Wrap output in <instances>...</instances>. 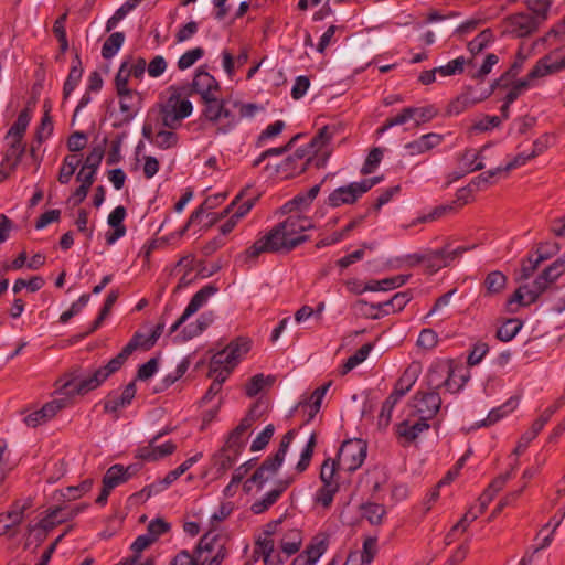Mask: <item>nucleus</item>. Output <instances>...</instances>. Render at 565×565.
I'll return each instance as SVG.
<instances>
[{
    "label": "nucleus",
    "mask_w": 565,
    "mask_h": 565,
    "mask_svg": "<svg viewBox=\"0 0 565 565\" xmlns=\"http://www.w3.org/2000/svg\"><path fill=\"white\" fill-rule=\"evenodd\" d=\"M141 348V332L136 331L130 341L122 350L113 358L106 365L95 370L89 376L83 379L79 369L73 370L67 374V380L61 386V390L67 395L64 398L53 399L43 405L42 415L47 422L53 418L61 409L70 405V395H84L89 391L97 388L111 374L116 373L127 362L129 356Z\"/></svg>",
    "instance_id": "1"
},
{
    "label": "nucleus",
    "mask_w": 565,
    "mask_h": 565,
    "mask_svg": "<svg viewBox=\"0 0 565 565\" xmlns=\"http://www.w3.org/2000/svg\"><path fill=\"white\" fill-rule=\"evenodd\" d=\"M313 223L309 216L289 215L278 223L268 233L259 237L246 249L247 259H256L264 253H285L302 244L307 236L305 232L312 228Z\"/></svg>",
    "instance_id": "2"
},
{
    "label": "nucleus",
    "mask_w": 565,
    "mask_h": 565,
    "mask_svg": "<svg viewBox=\"0 0 565 565\" xmlns=\"http://www.w3.org/2000/svg\"><path fill=\"white\" fill-rule=\"evenodd\" d=\"M131 77H141V58H138L132 65H129L128 62H124L115 77L119 107L125 121H130L138 114L141 103V94L136 89L129 88Z\"/></svg>",
    "instance_id": "3"
},
{
    "label": "nucleus",
    "mask_w": 565,
    "mask_h": 565,
    "mask_svg": "<svg viewBox=\"0 0 565 565\" xmlns=\"http://www.w3.org/2000/svg\"><path fill=\"white\" fill-rule=\"evenodd\" d=\"M301 543V533L292 530L280 540L277 548L274 537L265 533L257 540L254 553L263 558L264 565H284L286 556L297 553Z\"/></svg>",
    "instance_id": "4"
},
{
    "label": "nucleus",
    "mask_w": 565,
    "mask_h": 565,
    "mask_svg": "<svg viewBox=\"0 0 565 565\" xmlns=\"http://www.w3.org/2000/svg\"><path fill=\"white\" fill-rule=\"evenodd\" d=\"M183 373L184 370L180 366L175 375H171L161 355L158 354L143 363V391L152 394L161 393Z\"/></svg>",
    "instance_id": "5"
},
{
    "label": "nucleus",
    "mask_w": 565,
    "mask_h": 565,
    "mask_svg": "<svg viewBox=\"0 0 565 565\" xmlns=\"http://www.w3.org/2000/svg\"><path fill=\"white\" fill-rule=\"evenodd\" d=\"M192 110V104L183 97L182 89L171 88L169 98L161 106L160 117L166 127L177 129L180 127L181 120L189 117Z\"/></svg>",
    "instance_id": "6"
},
{
    "label": "nucleus",
    "mask_w": 565,
    "mask_h": 565,
    "mask_svg": "<svg viewBox=\"0 0 565 565\" xmlns=\"http://www.w3.org/2000/svg\"><path fill=\"white\" fill-rule=\"evenodd\" d=\"M296 430L287 431L281 438L279 448L273 458H268L263 462V465L256 470V472L248 479L244 487L249 491L252 489V484L256 483L259 488L266 482L270 477H273L277 470L281 467L287 449L295 438Z\"/></svg>",
    "instance_id": "7"
},
{
    "label": "nucleus",
    "mask_w": 565,
    "mask_h": 565,
    "mask_svg": "<svg viewBox=\"0 0 565 565\" xmlns=\"http://www.w3.org/2000/svg\"><path fill=\"white\" fill-rule=\"evenodd\" d=\"M366 443L360 438L343 441L338 452V461L335 460L339 473L353 472L360 468L366 458Z\"/></svg>",
    "instance_id": "8"
},
{
    "label": "nucleus",
    "mask_w": 565,
    "mask_h": 565,
    "mask_svg": "<svg viewBox=\"0 0 565 565\" xmlns=\"http://www.w3.org/2000/svg\"><path fill=\"white\" fill-rule=\"evenodd\" d=\"M226 554L225 540L213 533L205 534L195 550L198 565H220Z\"/></svg>",
    "instance_id": "9"
},
{
    "label": "nucleus",
    "mask_w": 565,
    "mask_h": 565,
    "mask_svg": "<svg viewBox=\"0 0 565 565\" xmlns=\"http://www.w3.org/2000/svg\"><path fill=\"white\" fill-rule=\"evenodd\" d=\"M340 475L337 469L335 459L328 458L323 461L320 470L322 487L316 494V503L328 508L333 501L334 494L339 491Z\"/></svg>",
    "instance_id": "10"
},
{
    "label": "nucleus",
    "mask_w": 565,
    "mask_h": 565,
    "mask_svg": "<svg viewBox=\"0 0 565 565\" xmlns=\"http://www.w3.org/2000/svg\"><path fill=\"white\" fill-rule=\"evenodd\" d=\"M376 182L377 179L373 178L340 186L329 194L327 203L331 207H339L344 204H353L360 196H362L372 186H374Z\"/></svg>",
    "instance_id": "11"
},
{
    "label": "nucleus",
    "mask_w": 565,
    "mask_h": 565,
    "mask_svg": "<svg viewBox=\"0 0 565 565\" xmlns=\"http://www.w3.org/2000/svg\"><path fill=\"white\" fill-rule=\"evenodd\" d=\"M500 85V81L493 82L489 88L477 92L472 87H466L463 92L452 99L447 107V115L457 116L467 109L472 108L475 105L489 98L494 92L495 87Z\"/></svg>",
    "instance_id": "12"
},
{
    "label": "nucleus",
    "mask_w": 565,
    "mask_h": 565,
    "mask_svg": "<svg viewBox=\"0 0 565 565\" xmlns=\"http://www.w3.org/2000/svg\"><path fill=\"white\" fill-rule=\"evenodd\" d=\"M250 342L246 339H237L231 342L223 351L213 355L211 362L213 365L226 370L228 373L234 369L238 361L249 351Z\"/></svg>",
    "instance_id": "13"
},
{
    "label": "nucleus",
    "mask_w": 565,
    "mask_h": 565,
    "mask_svg": "<svg viewBox=\"0 0 565 565\" xmlns=\"http://www.w3.org/2000/svg\"><path fill=\"white\" fill-rule=\"evenodd\" d=\"M205 104L204 116L214 124H225L218 129L222 132L228 131L235 125V117L226 108L225 102L216 98V96L203 100Z\"/></svg>",
    "instance_id": "14"
},
{
    "label": "nucleus",
    "mask_w": 565,
    "mask_h": 565,
    "mask_svg": "<svg viewBox=\"0 0 565 565\" xmlns=\"http://www.w3.org/2000/svg\"><path fill=\"white\" fill-rule=\"evenodd\" d=\"M329 547V536L320 533L312 537L305 551L296 556L289 565H316Z\"/></svg>",
    "instance_id": "15"
},
{
    "label": "nucleus",
    "mask_w": 565,
    "mask_h": 565,
    "mask_svg": "<svg viewBox=\"0 0 565 565\" xmlns=\"http://www.w3.org/2000/svg\"><path fill=\"white\" fill-rule=\"evenodd\" d=\"M177 450V445L170 439L157 435L143 447V462H159L170 457Z\"/></svg>",
    "instance_id": "16"
},
{
    "label": "nucleus",
    "mask_w": 565,
    "mask_h": 565,
    "mask_svg": "<svg viewBox=\"0 0 565 565\" xmlns=\"http://www.w3.org/2000/svg\"><path fill=\"white\" fill-rule=\"evenodd\" d=\"M441 405V398L437 392H420L413 398L414 413L424 420L431 419Z\"/></svg>",
    "instance_id": "17"
},
{
    "label": "nucleus",
    "mask_w": 565,
    "mask_h": 565,
    "mask_svg": "<svg viewBox=\"0 0 565 565\" xmlns=\"http://www.w3.org/2000/svg\"><path fill=\"white\" fill-rule=\"evenodd\" d=\"M141 380V365L137 367L135 381L130 382L121 394L111 393L104 403V409L107 413H116L118 409L128 406L137 393L136 381Z\"/></svg>",
    "instance_id": "18"
},
{
    "label": "nucleus",
    "mask_w": 565,
    "mask_h": 565,
    "mask_svg": "<svg viewBox=\"0 0 565 565\" xmlns=\"http://www.w3.org/2000/svg\"><path fill=\"white\" fill-rule=\"evenodd\" d=\"M541 21L525 13H516L504 20V30L519 38L532 34Z\"/></svg>",
    "instance_id": "19"
},
{
    "label": "nucleus",
    "mask_w": 565,
    "mask_h": 565,
    "mask_svg": "<svg viewBox=\"0 0 565 565\" xmlns=\"http://www.w3.org/2000/svg\"><path fill=\"white\" fill-rule=\"evenodd\" d=\"M320 192V185H313L305 193H300L292 200L287 202L282 210L290 215H302L308 216L307 213L310 211L313 200Z\"/></svg>",
    "instance_id": "20"
},
{
    "label": "nucleus",
    "mask_w": 565,
    "mask_h": 565,
    "mask_svg": "<svg viewBox=\"0 0 565 565\" xmlns=\"http://www.w3.org/2000/svg\"><path fill=\"white\" fill-rule=\"evenodd\" d=\"M310 161L309 152L306 150H297L294 156L289 157L281 166L273 167L275 173H284L286 178L303 172ZM266 170L270 171L271 167L266 166Z\"/></svg>",
    "instance_id": "21"
},
{
    "label": "nucleus",
    "mask_w": 565,
    "mask_h": 565,
    "mask_svg": "<svg viewBox=\"0 0 565 565\" xmlns=\"http://www.w3.org/2000/svg\"><path fill=\"white\" fill-rule=\"evenodd\" d=\"M443 142V136L435 132L422 135L415 140L407 142L404 146L405 151L409 157L422 156Z\"/></svg>",
    "instance_id": "22"
},
{
    "label": "nucleus",
    "mask_w": 565,
    "mask_h": 565,
    "mask_svg": "<svg viewBox=\"0 0 565 565\" xmlns=\"http://www.w3.org/2000/svg\"><path fill=\"white\" fill-rule=\"evenodd\" d=\"M139 471L137 463L124 467L122 465H114L109 467L103 477V483H107V488L115 489L119 484L127 482Z\"/></svg>",
    "instance_id": "23"
},
{
    "label": "nucleus",
    "mask_w": 565,
    "mask_h": 565,
    "mask_svg": "<svg viewBox=\"0 0 565 565\" xmlns=\"http://www.w3.org/2000/svg\"><path fill=\"white\" fill-rule=\"evenodd\" d=\"M544 286L539 285V281L535 279L532 286L523 285L520 286L513 296L508 300V306L511 311H515L512 306L514 303H519L520 306H527L533 303L539 296L544 291Z\"/></svg>",
    "instance_id": "24"
},
{
    "label": "nucleus",
    "mask_w": 565,
    "mask_h": 565,
    "mask_svg": "<svg viewBox=\"0 0 565 565\" xmlns=\"http://www.w3.org/2000/svg\"><path fill=\"white\" fill-rule=\"evenodd\" d=\"M429 425L427 420L418 418L417 420H404L397 428L396 433L398 438L404 445L413 443L423 431L427 430Z\"/></svg>",
    "instance_id": "25"
},
{
    "label": "nucleus",
    "mask_w": 565,
    "mask_h": 565,
    "mask_svg": "<svg viewBox=\"0 0 565 565\" xmlns=\"http://www.w3.org/2000/svg\"><path fill=\"white\" fill-rule=\"evenodd\" d=\"M216 289L212 286H206L199 290L191 299L190 303L185 308L182 316L177 320V322L172 326V331L175 330L180 324H182L189 317L194 315L206 301L207 299L214 295Z\"/></svg>",
    "instance_id": "26"
},
{
    "label": "nucleus",
    "mask_w": 565,
    "mask_h": 565,
    "mask_svg": "<svg viewBox=\"0 0 565 565\" xmlns=\"http://www.w3.org/2000/svg\"><path fill=\"white\" fill-rule=\"evenodd\" d=\"M257 418L258 414L256 412V407H253L248 412V414L241 420L238 426L230 434L226 440V443H228V446L242 449L245 444L244 435L253 426Z\"/></svg>",
    "instance_id": "27"
},
{
    "label": "nucleus",
    "mask_w": 565,
    "mask_h": 565,
    "mask_svg": "<svg viewBox=\"0 0 565 565\" xmlns=\"http://www.w3.org/2000/svg\"><path fill=\"white\" fill-rule=\"evenodd\" d=\"M420 372L422 365L419 362L411 363L397 381L393 394L402 398V396H404L416 383Z\"/></svg>",
    "instance_id": "28"
},
{
    "label": "nucleus",
    "mask_w": 565,
    "mask_h": 565,
    "mask_svg": "<svg viewBox=\"0 0 565 565\" xmlns=\"http://www.w3.org/2000/svg\"><path fill=\"white\" fill-rule=\"evenodd\" d=\"M193 89L205 100L215 96L218 90V83L207 72L199 71L193 79Z\"/></svg>",
    "instance_id": "29"
},
{
    "label": "nucleus",
    "mask_w": 565,
    "mask_h": 565,
    "mask_svg": "<svg viewBox=\"0 0 565 565\" xmlns=\"http://www.w3.org/2000/svg\"><path fill=\"white\" fill-rule=\"evenodd\" d=\"M126 217V209L121 205L114 209L108 216V224L114 227L113 232L106 233V243L113 245L117 239L126 234V227L122 221Z\"/></svg>",
    "instance_id": "30"
},
{
    "label": "nucleus",
    "mask_w": 565,
    "mask_h": 565,
    "mask_svg": "<svg viewBox=\"0 0 565 565\" xmlns=\"http://www.w3.org/2000/svg\"><path fill=\"white\" fill-rule=\"evenodd\" d=\"M561 524V520L556 521L554 524L548 522L545 524L542 530L539 532L536 540L540 542L534 547L532 554L525 555L519 563V565H529L532 562L533 554L548 547L553 541L554 533Z\"/></svg>",
    "instance_id": "31"
},
{
    "label": "nucleus",
    "mask_w": 565,
    "mask_h": 565,
    "mask_svg": "<svg viewBox=\"0 0 565 565\" xmlns=\"http://www.w3.org/2000/svg\"><path fill=\"white\" fill-rule=\"evenodd\" d=\"M537 65L544 76L561 72L565 68V49L551 52L537 61Z\"/></svg>",
    "instance_id": "32"
},
{
    "label": "nucleus",
    "mask_w": 565,
    "mask_h": 565,
    "mask_svg": "<svg viewBox=\"0 0 565 565\" xmlns=\"http://www.w3.org/2000/svg\"><path fill=\"white\" fill-rule=\"evenodd\" d=\"M292 481L294 479L290 477L280 480L274 490L269 491L262 500L255 502L252 505V511L256 514L266 511L270 505H273L276 502L278 497L291 484Z\"/></svg>",
    "instance_id": "33"
},
{
    "label": "nucleus",
    "mask_w": 565,
    "mask_h": 565,
    "mask_svg": "<svg viewBox=\"0 0 565 565\" xmlns=\"http://www.w3.org/2000/svg\"><path fill=\"white\" fill-rule=\"evenodd\" d=\"M469 379L467 370L461 366H455L451 363H447V379H446V392L457 393L459 392Z\"/></svg>",
    "instance_id": "34"
},
{
    "label": "nucleus",
    "mask_w": 565,
    "mask_h": 565,
    "mask_svg": "<svg viewBox=\"0 0 565 565\" xmlns=\"http://www.w3.org/2000/svg\"><path fill=\"white\" fill-rule=\"evenodd\" d=\"M487 147H483L480 151L472 149L466 150L459 159V166L463 172L469 173L484 168L483 160Z\"/></svg>",
    "instance_id": "35"
},
{
    "label": "nucleus",
    "mask_w": 565,
    "mask_h": 565,
    "mask_svg": "<svg viewBox=\"0 0 565 565\" xmlns=\"http://www.w3.org/2000/svg\"><path fill=\"white\" fill-rule=\"evenodd\" d=\"M83 72H84V70H83V65H82V60L79 57V54L76 52L74 60L72 62L70 73H68L66 81L64 83V86H63V98L64 99L68 98L70 95L72 94V92L76 88V86L78 85V83L82 79Z\"/></svg>",
    "instance_id": "36"
},
{
    "label": "nucleus",
    "mask_w": 565,
    "mask_h": 565,
    "mask_svg": "<svg viewBox=\"0 0 565 565\" xmlns=\"http://www.w3.org/2000/svg\"><path fill=\"white\" fill-rule=\"evenodd\" d=\"M447 363H439L431 366L427 374V386L429 392H437L446 388Z\"/></svg>",
    "instance_id": "37"
},
{
    "label": "nucleus",
    "mask_w": 565,
    "mask_h": 565,
    "mask_svg": "<svg viewBox=\"0 0 565 565\" xmlns=\"http://www.w3.org/2000/svg\"><path fill=\"white\" fill-rule=\"evenodd\" d=\"M239 450L241 449L236 447L228 446V443H226L225 446L214 455V466L220 472H225L234 465Z\"/></svg>",
    "instance_id": "38"
},
{
    "label": "nucleus",
    "mask_w": 565,
    "mask_h": 565,
    "mask_svg": "<svg viewBox=\"0 0 565 565\" xmlns=\"http://www.w3.org/2000/svg\"><path fill=\"white\" fill-rule=\"evenodd\" d=\"M170 524L161 518L152 520L147 526V533L143 534V550L158 541V539L169 532Z\"/></svg>",
    "instance_id": "39"
},
{
    "label": "nucleus",
    "mask_w": 565,
    "mask_h": 565,
    "mask_svg": "<svg viewBox=\"0 0 565 565\" xmlns=\"http://www.w3.org/2000/svg\"><path fill=\"white\" fill-rule=\"evenodd\" d=\"M518 404H519L518 397L510 398L504 405L492 409L488 414L487 418L483 419L482 422H480L477 426L486 427V426H491V425L495 424L501 418L505 417L509 413L513 412L515 409V407L518 406Z\"/></svg>",
    "instance_id": "40"
},
{
    "label": "nucleus",
    "mask_w": 565,
    "mask_h": 565,
    "mask_svg": "<svg viewBox=\"0 0 565 565\" xmlns=\"http://www.w3.org/2000/svg\"><path fill=\"white\" fill-rule=\"evenodd\" d=\"M337 130L338 127L335 125H328L322 127L309 145L311 149L310 153L316 154L323 150L337 134Z\"/></svg>",
    "instance_id": "41"
},
{
    "label": "nucleus",
    "mask_w": 565,
    "mask_h": 565,
    "mask_svg": "<svg viewBox=\"0 0 565 565\" xmlns=\"http://www.w3.org/2000/svg\"><path fill=\"white\" fill-rule=\"evenodd\" d=\"M275 382V376L256 374L245 385V393L249 397H254L264 390L270 387Z\"/></svg>",
    "instance_id": "42"
},
{
    "label": "nucleus",
    "mask_w": 565,
    "mask_h": 565,
    "mask_svg": "<svg viewBox=\"0 0 565 565\" xmlns=\"http://www.w3.org/2000/svg\"><path fill=\"white\" fill-rule=\"evenodd\" d=\"M565 270V260L557 259L548 268H546L537 278L539 285L546 289L554 282Z\"/></svg>",
    "instance_id": "43"
},
{
    "label": "nucleus",
    "mask_w": 565,
    "mask_h": 565,
    "mask_svg": "<svg viewBox=\"0 0 565 565\" xmlns=\"http://www.w3.org/2000/svg\"><path fill=\"white\" fill-rule=\"evenodd\" d=\"M201 457L202 454H196L188 458L178 468L171 470L164 478L160 479V484L162 487H169L170 484H172L177 479H179L183 473H185L194 463H196Z\"/></svg>",
    "instance_id": "44"
},
{
    "label": "nucleus",
    "mask_w": 565,
    "mask_h": 565,
    "mask_svg": "<svg viewBox=\"0 0 565 565\" xmlns=\"http://www.w3.org/2000/svg\"><path fill=\"white\" fill-rule=\"evenodd\" d=\"M371 350H372V345L370 343L362 345L353 355H351L343 363V365L339 370L340 374L345 375L350 371H352L354 367H356L359 364L364 362L366 360V358L369 356Z\"/></svg>",
    "instance_id": "45"
},
{
    "label": "nucleus",
    "mask_w": 565,
    "mask_h": 565,
    "mask_svg": "<svg viewBox=\"0 0 565 565\" xmlns=\"http://www.w3.org/2000/svg\"><path fill=\"white\" fill-rule=\"evenodd\" d=\"M228 372L226 370L221 369L220 366L213 365V363H210V372L209 376L213 380L205 398H211L212 396L216 395L222 387V383L226 380L228 376Z\"/></svg>",
    "instance_id": "46"
},
{
    "label": "nucleus",
    "mask_w": 565,
    "mask_h": 565,
    "mask_svg": "<svg viewBox=\"0 0 565 565\" xmlns=\"http://www.w3.org/2000/svg\"><path fill=\"white\" fill-rule=\"evenodd\" d=\"M433 259H437L436 250H431V252H427V253H423V254L414 253V254L406 255L404 258V262L411 267L417 266L419 264H425V266L428 270H430L431 273H435L438 270V268L434 267L435 263H433Z\"/></svg>",
    "instance_id": "47"
},
{
    "label": "nucleus",
    "mask_w": 565,
    "mask_h": 565,
    "mask_svg": "<svg viewBox=\"0 0 565 565\" xmlns=\"http://www.w3.org/2000/svg\"><path fill=\"white\" fill-rule=\"evenodd\" d=\"M361 511L362 516L373 525L381 524L384 515L386 514L384 505L372 502L363 504L361 507Z\"/></svg>",
    "instance_id": "48"
},
{
    "label": "nucleus",
    "mask_w": 565,
    "mask_h": 565,
    "mask_svg": "<svg viewBox=\"0 0 565 565\" xmlns=\"http://www.w3.org/2000/svg\"><path fill=\"white\" fill-rule=\"evenodd\" d=\"M30 120H31V116H30L29 109H23L19 114L15 122L9 129V131L7 134V138L12 137V139L22 140V138L26 131V128L30 124Z\"/></svg>",
    "instance_id": "49"
},
{
    "label": "nucleus",
    "mask_w": 565,
    "mask_h": 565,
    "mask_svg": "<svg viewBox=\"0 0 565 565\" xmlns=\"http://www.w3.org/2000/svg\"><path fill=\"white\" fill-rule=\"evenodd\" d=\"M473 247L475 246H472V248ZM470 249L471 247L468 246H460L450 252H447L446 249H438L436 250L438 263L434 264V267L438 268V270L443 267H447L451 262H454L456 258L460 257L463 253Z\"/></svg>",
    "instance_id": "50"
},
{
    "label": "nucleus",
    "mask_w": 565,
    "mask_h": 565,
    "mask_svg": "<svg viewBox=\"0 0 565 565\" xmlns=\"http://www.w3.org/2000/svg\"><path fill=\"white\" fill-rule=\"evenodd\" d=\"M143 137L160 148H170L177 143V136L172 131H159L154 136L143 127Z\"/></svg>",
    "instance_id": "51"
},
{
    "label": "nucleus",
    "mask_w": 565,
    "mask_h": 565,
    "mask_svg": "<svg viewBox=\"0 0 565 565\" xmlns=\"http://www.w3.org/2000/svg\"><path fill=\"white\" fill-rule=\"evenodd\" d=\"M125 40L122 32H114L104 42L102 47V56L106 60L111 58L120 49Z\"/></svg>",
    "instance_id": "52"
},
{
    "label": "nucleus",
    "mask_w": 565,
    "mask_h": 565,
    "mask_svg": "<svg viewBox=\"0 0 565 565\" xmlns=\"http://www.w3.org/2000/svg\"><path fill=\"white\" fill-rule=\"evenodd\" d=\"M507 285V277L501 271L488 274L484 280V287L488 295L500 294Z\"/></svg>",
    "instance_id": "53"
},
{
    "label": "nucleus",
    "mask_w": 565,
    "mask_h": 565,
    "mask_svg": "<svg viewBox=\"0 0 565 565\" xmlns=\"http://www.w3.org/2000/svg\"><path fill=\"white\" fill-rule=\"evenodd\" d=\"M23 521L22 512L18 511L13 505L7 513L0 514V535L6 534L11 527Z\"/></svg>",
    "instance_id": "54"
},
{
    "label": "nucleus",
    "mask_w": 565,
    "mask_h": 565,
    "mask_svg": "<svg viewBox=\"0 0 565 565\" xmlns=\"http://www.w3.org/2000/svg\"><path fill=\"white\" fill-rule=\"evenodd\" d=\"M522 328L519 319L507 320L497 331V337L504 342L511 341Z\"/></svg>",
    "instance_id": "55"
},
{
    "label": "nucleus",
    "mask_w": 565,
    "mask_h": 565,
    "mask_svg": "<svg viewBox=\"0 0 565 565\" xmlns=\"http://www.w3.org/2000/svg\"><path fill=\"white\" fill-rule=\"evenodd\" d=\"M501 119L498 116H483L469 128L470 134H480L499 127Z\"/></svg>",
    "instance_id": "56"
},
{
    "label": "nucleus",
    "mask_w": 565,
    "mask_h": 565,
    "mask_svg": "<svg viewBox=\"0 0 565 565\" xmlns=\"http://www.w3.org/2000/svg\"><path fill=\"white\" fill-rule=\"evenodd\" d=\"M401 398L395 395L391 394L386 401L383 403L380 415H379V426L381 427H387L392 419V412L397 404V402Z\"/></svg>",
    "instance_id": "57"
},
{
    "label": "nucleus",
    "mask_w": 565,
    "mask_h": 565,
    "mask_svg": "<svg viewBox=\"0 0 565 565\" xmlns=\"http://www.w3.org/2000/svg\"><path fill=\"white\" fill-rule=\"evenodd\" d=\"M413 120L416 127L433 120L437 116L434 106L412 107Z\"/></svg>",
    "instance_id": "58"
},
{
    "label": "nucleus",
    "mask_w": 565,
    "mask_h": 565,
    "mask_svg": "<svg viewBox=\"0 0 565 565\" xmlns=\"http://www.w3.org/2000/svg\"><path fill=\"white\" fill-rule=\"evenodd\" d=\"M315 446H316V435L311 434L305 448L302 449V451L300 454V459L296 465V471L298 473L303 472L308 468L310 460L312 458Z\"/></svg>",
    "instance_id": "59"
},
{
    "label": "nucleus",
    "mask_w": 565,
    "mask_h": 565,
    "mask_svg": "<svg viewBox=\"0 0 565 565\" xmlns=\"http://www.w3.org/2000/svg\"><path fill=\"white\" fill-rule=\"evenodd\" d=\"M105 143L106 139H104L102 145L94 147L86 157L82 167L96 172L104 157Z\"/></svg>",
    "instance_id": "60"
},
{
    "label": "nucleus",
    "mask_w": 565,
    "mask_h": 565,
    "mask_svg": "<svg viewBox=\"0 0 565 565\" xmlns=\"http://www.w3.org/2000/svg\"><path fill=\"white\" fill-rule=\"evenodd\" d=\"M67 14L64 13L58 17L53 25V32L58 40L60 43V52L63 54L68 50V41L66 36L65 21Z\"/></svg>",
    "instance_id": "61"
},
{
    "label": "nucleus",
    "mask_w": 565,
    "mask_h": 565,
    "mask_svg": "<svg viewBox=\"0 0 565 565\" xmlns=\"http://www.w3.org/2000/svg\"><path fill=\"white\" fill-rule=\"evenodd\" d=\"M545 77L542 71H539L537 63L532 68V71L527 74L525 78L519 79L513 84V87L516 88L521 94L529 89L530 87L534 86L536 81L540 78Z\"/></svg>",
    "instance_id": "62"
},
{
    "label": "nucleus",
    "mask_w": 565,
    "mask_h": 565,
    "mask_svg": "<svg viewBox=\"0 0 565 565\" xmlns=\"http://www.w3.org/2000/svg\"><path fill=\"white\" fill-rule=\"evenodd\" d=\"M409 120H413L412 107L404 108L394 117L388 118L384 126L379 129V132L383 134L385 130L394 126L405 125Z\"/></svg>",
    "instance_id": "63"
},
{
    "label": "nucleus",
    "mask_w": 565,
    "mask_h": 565,
    "mask_svg": "<svg viewBox=\"0 0 565 565\" xmlns=\"http://www.w3.org/2000/svg\"><path fill=\"white\" fill-rule=\"evenodd\" d=\"M44 284H45L44 279L40 276H34L29 280L19 278L15 280L12 290L14 294H18L23 288H28L31 292H35V291L40 290L44 286Z\"/></svg>",
    "instance_id": "64"
}]
</instances>
